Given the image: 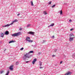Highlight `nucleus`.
<instances>
[{
	"label": "nucleus",
	"mask_w": 75,
	"mask_h": 75,
	"mask_svg": "<svg viewBox=\"0 0 75 75\" xmlns=\"http://www.w3.org/2000/svg\"><path fill=\"white\" fill-rule=\"evenodd\" d=\"M32 55L28 54V53H26V54H25L24 56L23 57V60H26L27 59V58H30L31 57Z\"/></svg>",
	"instance_id": "1"
},
{
	"label": "nucleus",
	"mask_w": 75,
	"mask_h": 75,
	"mask_svg": "<svg viewBox=\"0 0 75 75\" xmlns=\"http://www.w3.org/2000/svg\"><path fill=\"white\" fill-rule=\"evenodd\" d=\"M21 34V33L20 32H18L17 33H14L11 35L12 36V37H17V36H18L19 35H20Z\"/></svg>",
	"instance_id": "2"
},
{
	"label": "nucleus",
	"mask_w": 75,
	"mask_h": 75,
	"mask_svg": "<svg viewBox=\"0 0 75 75\" xmlns=\"http://www.w3.org/2000/svg\"><path fill=\"white\" fill-rule=\"evenodd\" d=\"M14 67V65H11L9 67V69H10V70H11V71H13V68Z\"/></svg>",
	"instance_id": "3"
},
{
	"label": "nucleus",
	"mask_w": 75,
	"mask_h": 75,
	"mask_svg": "<svg viewBox=\"0 0 75 75\" xmlns=\"http://www.w3.org/2000/svg\"><path fill=\"white\" fill-rule=\"evenodd\" d=\"M28 34H30V35H34V32L32 31H30L28 33Z\"/></svg>",
	"instance_id": "4"
},
{
	"label": "nucleus",
	"mask_w": 75,
	"mask_h": 75,
	"mask_svg": "<svg viewBox=\"0 0 75 75\" xmlns=\"http://www.w3.org/2000/svg\"><path fill=\"white\" fill-rule=\"evenodd\" d=\"M17 21H18V20L15 19V20H14V21H12V23H11V25H12L14 24V23H15V22H17Z\"/></svg>",
	"instance_id": "5"
},
{
	"label": "nucleus",
	"mask_w": 75,
	"mask_h": 75,
	"mask_svg": "<svg viewBox=\"0 0 75 75\" xmlns=\"http://www.w3.org/2000/svg\"><path fill=\"white\" fill-rule=\"evenodd\" d=\"M74 38L71 37L69 38V41L70 42H71L72 41L74 40Z\"/></svg>",
	"instance_id": "6"
},
{
	"label": "nucleus",
	"mask_w": 75,
	"mask_h": 75,
	"mask_svg": "<svg viewBox=\"0 0 75 75\" xmlns=\"http://www.w3.org/2000/svg\"><path fill=\"white\" fill-rule=\"evenodd\" d=\"M71 74H72V72L68 71L66 74H65V75H71Z\"/></svg>",
	"instance_id": "7"
},
{
	"label": "nucleus",
	"mask_w": 75,
	"mask_h": 75,
	"mask_svg": "<svg viewBox=\"0 0 75 75\" xmlns=\"http://www.w3.org/2000/svg\"><path fill=\"white\" fill-rule=\"evenodd\" d=\"M11 25H11V23L10 24H7L5 25H4V26H3L2 27H9V26Z\"/></svg>",
	"instance_id": "8"
},
{
	"label": "nucleus",
	"mask_w": 75,
	"mask_h": 75,
	"mask_svg": "<svg viewBox=\"0 0 75 75\" xmlns=\"http://www.w3.org/2000/svg\"><path fill=\"white\" fill-rule=\"evenodd\" d=\"M36 61H37V59L36 58H35L32 62V63L33 64H35V62Z\"/></svg>",
	"instance_id": "9"
},
{
	"label": "nucleus",
	"mask_w": 75,
	"mask_h": 75,
	"mask_svg": "<svg viewBox=\"0 0 75 75\" xmlns=\"http://www.w3.org/2000/svg\"><path fill=\"white\" fill-rule=\"evenodd\" d=\"M9 34V32H8V31H6L5 32V34L6 35H8Z\"/></svg>",
	"instance_id": "10"
},
{
	"label": "nucleus",
	"mask_w": 75,
	"mask_h": 75,
	"mask_svg": "<svg viewBox=\"0 0 75 75\" xmlns=\"http://www.w3.org/2000/svg\"><path fill=\"white\" fill-rule=\"evenodd\" d=\"M54 25V23H51V24L48 26V27H53Z\"/></svg>",
	"instance_id": "11"
},
{
	"label": "nucleus",
	"mask_w": 75,
	"mask_h": 75,
	"mask_svg": "<svg viewBox=\"0 0 75 75\" xmlns=\"http://www.w3.org/2000/svg\"><path fill=\"white\" fill-rule=\"evenodd\" d=\"M69 36L70 37H73V38H74V34H70Z\"/></svg>",
	"instance_id": "12"
},
{
	"label": "nucleus",
	"mask_w": 75,
	"mask_h": 75,
	"mask_svg": "<svg viewBox=\"0 0 75 75\" xmlns=\"http://www.w3.org/2000/svg\"><path fill=\"white\" fill-rule=\"evenodd\" d=\"M15 42V41L14 40H11L9 42V44H10V43H12V42Z\"/></svg>",
	"instance_id": "13"
},
{
	"label": "nucleus",
	"mask_w": 75,
	"mask_h": 75,
	"mask_svg": "<svg viewBox=\"0 0 75 75\" xmlns=\"http://www.w3.org/2000/svg\"><path fill=\"white\" fill-rule=\"evenodd\" d=\"M27 41H28L29 42H33V41L31 40H28Z\"/></svg>",
	"instance_id": "14"
},
{
	"label": "nucleus",
	"mask_w": 75,
	"mask_h": 75,
	"mask_svg": "<svg viewBox=\"0 0 75 75\" xmlns=\"http://www.w3.org/2000/svg\"><path fill=\"white\" fill-rule=\"evenodd\" d=\"M1 37H2V38L3 37H4V33H1Z\"/></svg>",
	"instance_id": "15"
},
{
	"label": "nucleus",
	"mask_w": 75,
	"mask_h": 75,
	"mask_svg": "<svg viewBox=\"0 0 75 75\" xmlns=\"http://www.w3.org/2000/svg\"><path fill=\"white\" fill-rule=\"evenodd\" d=\"M28 39H30V38L28 37H26V38L25 39L26 41H27V40H27Z\"/></svg>",
	"instance_id": "16"
},
{
	"label": "nucleus",
	"mask_w": 75,
	"mask_h": 75,
	"mask_svg": "<svg viewBox=\"0 0 75 75\" xmlns=\"http://www.w3.org/2000/svg\"><path fill=\"white\" fill-rule=\"evenodd\" d=\"M34 52V51H31L29 52L28 53H27V54H29L30 53H33Z\"/></svg>",
	"instance_id": "17"
},
{
	"label": "nucleus",
	"mask_w": 75,
	"mask_h": 75,
	"mask_svg": "<svg viewBox=\"0 0 75 75\" xmlns=\"http://www.w3.org/2000/svg\"><path fill=\"white\" fill-rule=\"evenodd\" d=\"M73 58H75V54H73L72 56Z\"/></svg>",
	"instance_id": "18"
},
{
	"label": "nucleus",
	"mask_w": 75,
	"mask_h": 75,
	"mask_svg": "<svg viewBox=\"0 0 75 75\" xmlns=\"http://www.w3.org/2000/svg\"><path fill=\"white\" fill-rule=\"evenodd\" d=\"M18 64H19V62H16V65H18Z\"/></svg>",
	"instance_id": "19"
},
{
	"label": "nucleus",
	"mask_w": 75,
	"mask_h": 75,
	"mask_svg": "<svg viewBox=\"0 0 75 75\" xmlns=\"http://www.w3.org/2000/svg\"><path fill=\"white\" fill-rule=\"evenodd\" d=\"M31 25V24H28L27 25V27H30V26Z\"/></svg>",
	"instance_id": "20"
},
{
	"label": "nucleus",
	"mask_w": 75,
	"mask_h": 75,
	"mask_svg": "<svg viewBox=\"0 0 75 75\" xmlns=\"http://www.w3.org/2000/svg\"><path fill=\"white\" fill-rule=\"evenodd\" d=\"M31 6H34V4H33V1H31Z\"/></svg>",
	"instance_id": "21"
},
{
	"label": "nucleus",
	"mask_w": 75,
	"mask_h": 75,
	"mask_svg": "<svg viewBox=\"0 0 75 75\" xmlns=\"http://www.w3.org/2000/svg\"><path fill=\"white\" fill-rule=\"evenodd\" d=\"M39 63L40 66H41V65H42V62H40Z\"/></svg>",
	"instance_id": "22"
},
{
	"label": "nucleus",
	"mask_w": 75,
	"mask_h": 75,
	"mask_svg": "<svg viewBox=\"0 0 75 75\" xmlns=\"http://www.w3.org/2000/svg\"><path fill=\"white\" fill-rule=\"evenodd\" d=\"M4 71H0V73H1V74L3 73H4Z\"/></svg>",
	"instance_id": "23"
},
{
	"label": "nucleus",
	"mask_w": 75,
	"mask_h": 75,
	"mask_svg": "<svg viewBox=\"0 0 75 75\" xmlns=\"http://www.w3.org/2000/svg\"><path fill=\"white\" fill-rule=\"evenodd\" d=\"M43 14L46 15V14H47V13H46V11H45L43 12Z\"/></svg>",
	"instance_id": "24"
},
{
	"label": "nucleus",
	"mask_w": 75,
	"mask_h": 75,
	"mask_svg": "<svg viewBox=\"0 0 75 75\" xmlns=\"http://www.w3.org/2000/svg\"><path fill=\"white\" fill-rule=\"evenodd\" d=\"M51 3H52V1H50L48 3V4H51Z\"/></svg>",
	"instance_id": "25"
},
{
	"label": "nucleus",
	"mask_w": 75,
	"mask_h": 75,
	"mask_svg": "<svg viewBox=\"0 0 75 75\" xmlns=\"http://www.w3.org/2000/svg\"><path fill=\"white\" fill-rule=\"evenodd\" d=\"M55 4H54V5H53L52 6V8H53L54 7H55Z\"/></svg>",
	"instance_id": "26"
},
{
	"label": "nucleus",
	"mask_w": 75,
	"mask_h": 75,
	"mask_svg": "<svg viewBox=\"0 0 75 75\" xmlns=\"http://www.w3.org/2000/svg\"><path fill=\"white\" fill-rule=\"evenodd\" d=\"M60 14H62V10L60 11Z\"/></svg>",
	"instance_id": "27"
},
{
	"label": "nucleus",
	"mask_w": 75,
	"mask_h": 75,
	"mask_svg": "<svg viewBox=\"0 0 75 75\" xmlns=\"http://www.w3.org/2000/svg\"><path fill=\"white\" fill-rule=\"evenodd\" d=\"M23 50H24V48L22 47L21 49L20 50H21V51H22Z\"/></svg>",
	"instance_id": "28"
},
{
	"label": "nucleus",
	"mask_w": 75,
	"mask_h": 75,
	"mask_svg": "<svg viewBox=\"0 0 75 75\" xmlns=\"http://www.w3.org/2000/svg\"><path fill=\"white\" fill-rule=\"evenodd\" d=\"M46 41H47L46 40H43V42H42V43H45V42H46Z\"/></svg>",
	"instance_id": "29"
},
{
	"label": "nucleus",
	"mask_w": 75,
	"mask_h": 75,
	"mask_svg": "<svg viewBox=\"0 0 75 75\" xmlns=\"http://www.w3.org/2000/svg\"><path fill=\"white\" fill-rule=\"evenodd\" d=\"M41 52H39L38 53V54L39 55H41Z\"/></svg>",
	"instance_id": "30"
},
{
	"label": "nucleus",
	"mask_w": 75,
	"mask_h": 75,
	"mask_svg": "<svg viewBox=\"0 0 75 75\" xmlns=\"http://www.w3.org/2000/svg\"><path fill=\"white\" fill-rule=\"evenodd\" d=\"M74 30V28H71L70 29V31H73Z\"/></svg>",
	"instance_id": "31"
},
{
	"label": "nucleus",
	"mask_w": 75,
	"mask_h": 75,
	"mask_svg": "<svg viewBox=\"0 0 75 75\" xmlns=\"http://www.w3.org/2000/svg\"><path fill=\"white\" fill-rule=\"evenodd\" d=\"M37 46L36 45H34L33 46V47H36Z\"/></svg>",
	"instance_id": "32"
},
{
	"label": "nucleus",
	"mask_w": 75,
	"mask_h": 75,
	"mask_svg": "<svg viewBox=\"0 0 75 75\" xmlns=\"http://www.w3.org/2000/svg\"><path fill=\"white\" fill-rule=\"evenodd\" d=\"M52 57H55V55H54L53 54L52 55Z\"/></svg>",
	"instance_id": "33"
},
{
	"label": "nucleus",
	"mask_w": 75,
	"mask_h": 75,
	"mask_svg": "<svg viewBox=\"0 0 75 75\" xmlns=\"http://www.w3.org/2000/svg\"><path fill=\"white\" fill-rule=\"evenodd\" d=\"M40 69H41L42 68H43V67H40Z\"/></svg>",
	"instance_id": "34"
},
{
	"label": "nucleus",
	"mask_w": 75,
	"mask_h": 75,
	"mask_svg": "<svg viewBox=\"0 0 75 75\" xmlns=\"http://www.w3.org/2000/svg\"><path fill=\"white\" fill-rule=\"evenodd\" d=\"M55 52H57V49H55L54 50Z\"/></svg>",
	"instance_id": "35"
},
{
	"label": "nucleus",
	"mask_w": 75,
	"mask_h": 75,
	"mask_svg": "<svg viewBox=\"0 0 75 75\" xmlns=\"http://www.w3.org/2000/svg\"><path fill=\"white\" fill-rule=\"evenodd\" d=\"M19 30H20V31H21V30H22V28H20Z\"/></svg>",
	"instance_id": "36"
},
{
	"label": "nucleus",
	"mask_w": 75,
	"mask_h": 75,
	"mask_svg": "<svg viewBox=\"0 0 75 75\" xmlns=\"http://www.w3.org/2000/svg\"><path fill=\"white\" fill-rule=\"evenodd\" d=\"M62 63V61H61L60 62V64H61Z\"/></svg>",
	"instance_id": "37"
},
{
	"label": "nucleus",
	"mask_w": 75,
	"mask_h": 75,
	"mask_svg": "<svg viewBox=\"0 0 75 75\" xmlns=\"http://www.w3.org/2000/svg\"><path fill=\"white\" fill-rule=\"evenodd\" d=\"M69 22H71V21H72V20L70 19V20H69Z\"/></svg>",
	"instance_id": "38"
},
{
	"label": "nucleus",
	"mask_w": 75,
	"mask_h": 75,
	"mask_svg": "<svg viewBox=\"0 0 75 75\" xmlns=\"http://www.w3.org/2000/svg\"><path fill=\"white\" fill-rule=\"evenodd\" d=\"M52 38H54V36H52Z\"/></svg>",
	"instance_id": "39"
},
{
	"label": "nucleus",
	"mask_w": 75,
	"mask_h": 75,
	"mask_svg": "<svg viewBox=\"0 0 75 75\" xmlns=\"http://www.w3.org/2000/svg\"><path fill=\"white\" fill-rule=\"evenodd\" d=\"M26 63H28V62H29V61H27L25 62Z\"/></svg>",
	"instance_id": "40"
},
{
	"label": "nucleus",
	"mask_w": 75,
	"mask_h": 75,
	"mask_svg": "<svg viewBox=\"0 0 75 75\" xmlns=\"http://www.w3.org/2000/svg\"><path fill=\"white\" fill-rule=\"evenodd\" d=\"M20 14V13H18V14L17 15L18 16H19Z\"/></svg>",
	"instance_id": "41"
},
{
	"label": "nucleus",
	"mask_w": 75,
	"mask_h": 75,
	"mask_svg": "<svg viewBox=\"0 0 75 75\" xmlns=\"http://www.w3.org/2000/svg\"><path fill=\"white\" fill-rule=\"evenodd\" d=\"M32 46L33 47H34V45H32Z\"/></svg>",
	"instance_id": "42"
},
{
	"label": "nucleus",
	"mask_w": 75,
	"mask_h": 75,
	"mask_svg": "<svg viewBox=\"0 0 75 75\" xmlns=\"http://www.w3.org/2000/svg\"><path fill=\"white\" fill-rule=\"evenodd\" d=\"M6 50V49H5V50H4V52Z\"/></svg>",
	"instance_id": "43"
}]
</instances>
